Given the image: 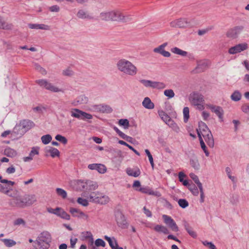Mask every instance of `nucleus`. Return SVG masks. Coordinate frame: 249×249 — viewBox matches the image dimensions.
<instances>
[{"label": "nucleus", "instance_id": "nucleus-1", "mask_svg": "<svg viewBox=\"0 0 249 249\" xmlns=\"http://www.w3.org/2000/svg\"><path fill=\"white\" fill-rule=\"evenodd\" d=\"M99 18L104 21L128 22L132 19L130 15H124L119 10L106 11L100 14Z\"/></svg>", "mask_w": 249, "mask_h": 249}, {"label": "nucleus", "instance_id": "nucleus-2", "mask_svg": "<svg viewBox=\"0 0 249 249\" xmlns=\"http://www.w3.org/2000/svg\"><path fill=\"white\" fill-rule=\"evenodd\" d=\"M9 200V204L12 207L24 208L33 204L36 201L34 195L25 194L21 196L18 195Z\"/></svg>", "mask_w": 249, "mask_h": 249}, {"label": "nucleus", "instance_id": "nucleus-3", "mask_svg": "<svg viewBox=\"0 0 249 249\" xmlns=\"http://www.w3.org/2000/svg\"><path fill=\"white\" fill-rule=\"evenodd\" d=\"M116 67L118 71L123 73L131 76L136 75L138 71L136 66L125 59H121L118 61Z\"/></svg>", "mask_w": 249, "mask_h": 249}, {"label": "nucleus", "instance_id": "nucleus-4", "mask_svg": "<svg viewBox=\"0 0 249 249\" xmlns=\"http://www.w3.org/2000/svg\"><path fill=\"white\" fill-rule=\"evenodd\" d=\"M98 187L97 182L91 180H79V191H82V196L88 198L90 192Z\"/></svg>", "mask_w": 249, "mask_h": 249}, {"label": "nucleus", "instance_id": "nucleus-5", "mask_svg": "<svg viewBox=\"0 0 249 249\" xmlns=\"http://www.w3.org/2000/svg\"><path fill=\"white\" fill-rule=\"evenodd\" d=\"M189 100L191 104L196 107V109L199 110H203L204 109V97L198 92H193L190 94Z\"/></svg>", "mask_w": 249, "mask_h": 249}, {"label": "nucleus", "instance_id": "nucleus-6", "mask_svg": "<svg viewBox=\"0 0 249 249\" xmlns=\"http://www.w3.org/2000/svg\"><path fill=\"white\" fill-rule=\"evenodd\" d=\"M88 198L90 202L101 205L107 204L110 200L107 196L98 191L91 193Z\"/></svg>", "mask_w": 249, "mask_h": 249}, {"label": "nucleus", "instance_id": "nucleus-7", "mask_svg": "<svg viewBox=\"0 0 249 249\" xmlns=\"http://www.w3.org/2000/svg\"><path fill=\"white\" fill-rule=\"evenodd\" d=\"M51 242V235L48 232L44 231L41 233L37 237L35 243L37 245L39 249H47L50 246Z\"/></svg>", "mask_w": 249, "mask_h": 249}, {"label": "nucleus", "instance_id": "nucleus-8", "mask_svg": "<svg viewBox=\"0 0 249 249\" xmlns=\"http://www.w3.org/2000/svg\"><path fill=\"white\" fill-rule=\"evenodd\" d=\"M139 81L146 88H151L157 89H162L166 87V85L162 82L145 79H141Z\"/></svg>", "mask_w": 249, "mask_h": 249}, {"label": "nucleus", "instance_id": "nucleus-9", "mask_svg": "<svg viewBox=\"0 0 249 249\" xmlns=\"http://www.w3.org/2000/svg\"><path fill=\"white\" fill-rule=\"evenodd\" d=\"M36 83L41 88H44L47 90L52 92H58L62 91V90L57 87L53 86L52 83L49 82L45 79H39L36 81Z\"/></svg>", "mask_w": 249, "mask_h": 249}, {"label": "nucleus", "instance_id": "nucleus-10", "mask_svg": "<svg viewBox=\"0 0 249 249\" xmlns=\"http://www.w3.org/2000/svg\"><path fill=\"white\" fill-rule=\"evenodd\" d=\"M197 135L199 138V136L202 138L203 137L205 142L210 147H213L214 140L212 133L209 128L204 131H199V132L197 133Z\"/></svg>", "mask_w": 249, "mask_h": 249}, {"label": "nucleus", "instance_id": "nucleus-11", "mask_svg": "<svg viewBox=\"0 0 249 249\" xmlns=\"http://www.w3.org/2000/svg\"><path fill=\"white\" fill-rule=\"evenodd\" d=\"M190 177L194 180V181L196 184L199 191H200V202L201 203H203L204 202L205 199V195L203 188V186L202 183L200 182L198 177L195 175L194 173H191L189 175Z\"/></svg>", "mask_w": 249, "mask_h": 249}, {"label": "nucleus", "instance_id": "nucleus-12", "mask_svg": "<svg viewBox=\"0 0 249 249\" xmlns=\"http://www.w3.org/2000/svg\"><path fill=\"white\" fill-rule=\"evenodd\" d=\"M162 218L165 224L167 225L172 231L177 232L179 231L177 224L171 217L166 214H163L162 215Z\"/></svg>", "mask_w": 249, "mask_h": 249}, {"label": "nucleus", "instance_id": "nucleus-13", "mask_svg": "<svg viewBox=\"0 0 249 249\" xmlns=\"http://www.w3.org/2000/svg\"><path fill=\"white\" fill-rule=\"evenodd\" d=\"M116 221L118 226L123 229L128 227L127 223L124 215L121 212H117L115 214Z\"/></svg>", "mask_w": 249, "mask_h": 249}, {"label": "nucleus", "instance_id": "nucleus-14", "mask_svg": "<svg viewBox=\"0 0 249 249\" xmlns=\"http://www.w3.org/2000/svg\"><path fill=\"white\" fill-rule=\"evenodd\" d=\"M170 26L174 28H185L191 25L190 22L186 18H179L175 20L170 23Z\"/></svg>", "mask_w": 249, "mask_h": 249}, {"label": "nucleus", "instance_id": "nucleus-15", "mask_svg": "<svg viewBox=\"0 0 249 249\" xmlns=\"http://www.w3.org/2000/svg\"><path fill=\"white\" fill-rule=\"evenodd\" d=\"M248 48V45L246 43L238 44L230 48L229 50V53L231 54H234L240 53L247 50Z\"/></svg>", "mask_w": 249, "mask_h": 249}, {"label": "nucleus", "instance_id": "nucleus-16", "mask_svg": "<svg viewBox=\"0 0 249 249\" xmlns=\"http://www.w3.org/2000/svg\"><path fill=\"white\" fill-rule=\"evenodd\" d=\"M167 42H165L158 47L153 49V52L155 53H159L165 57H169L171 53L164 50V48L167 46Z\"/></svg>", "mask_w": 249, "mask_h": 249}, {"label": "nucleus", "instance_id": "nucleus-17", "mask_svg": "<svg viewBox=\"0 0 249 249\" xmlns=\"http://www.w3.org/2000/svg\"><path fill=\"white\" fill-rule=\"evenodd\" d=\"M244 27L242 26H235L228 31L227 36L231 38H235L242 31Z\"/></svg>", "mask_w": 249, "mask_h": 249}, {"label": "nucleus", "instance_id": "nucleus-18", "mask_svg": "<svg viewBox=\"0 0 249 249\" xmlns=\"http://www.w3.org/2000/svg\"><path fill=\"white\" fill-rule=\"evenodd\" d=\"M207 106L208 108L210 109L212 112L215 113L218 118L222 121L224 111L221 107L211 104L207 105Z\"/></svg>", "mask_w": 249, "mask_h": 249}, {"label": "nucleus", "instance_id": "nucleus-19", "mask_svg": "<svg viewBox=\"0 0 249 249\" xmlns=\"http://www.w3.org/2000/svg\"><path fill=\"white\" fill-rule=\"evenodd\" d=\"M126 173L128 176L134 178L138 177L141 174L140 169L138 167L134 168L128 167L126 169Z\"/></svg>", "mask_w": 249, "mask_h": 249}, {"label": "nucleus", "instance_id": "nucleus-20", "mask_svg": "<svg viewBox=\"0 0 249 249\" xmlns=\"http://www.w3.org/2000/svg\"><path fill=\"white\" fill-rule=\"evenodd\" d=\"M39 154V148L38 147H33L29 153V155L23 158L24 162H28L32 160L35 155Z\"/></svg>", "mask_w": 249, "mask_h": 249}, {"label": "nucleus", "instance_id": "nucleus-21", "mask_svg": "<svg viewBox=\"0 0 249 249\" xmlns=\"http://www.w3.org/2000/svg\"><path fill=\"white\" fill-rule=\"evenodd\" d=\"M34 123L32 121L28 120H23L20 123V126L25 131L30 129L32 127H34Z\"/></svg>", "mask_w": 249, "mask_h": 249}, {"label": "nucleus", "instance_id": "nucleus-22", "mask_svg": "<svg viewBox=\"0 0 249 249\" xmlns=\"http://www.w3.org/2000/svg\"><path fill=\"white\" fill-rule=\"evenodd\" d=\"M28 26L31 29H41L47 31L50 30V26L44 24L29 23Z\"/></svg>", "mask_w": 249, "mask_h": 249}, {"label": "nucleus", "instance_id": "nucleus-23", "mask_svg": "<svg viewBox=\"0 0 249 249\" xmlns=\"http://www.w3.org/2000/svg\"><path fill=\"white\" fill-rule=\"evenodd\" d=\"M13 28L12 23L6 22L4 18L0 16V29L6 30H11Z\"/></svg>", "mask_w": 249, "mask_h": 249}, {"label": "nucleus", "instance_id": "nucleus-24", "mask_svg": "<svg viewBox=\"0 0 249 249\" xmlns=\"http://www.w3.org/2000/svg\"><path fill=\"white\" fill-rule=\"evenodd\" d=\"M45 151L46 153H49L52 158L58 157L60 155L59 150L51 146L46 147Z\"/></svg>", "mask_w": 249, "mask_h": 249}, {"label": "nucleus", "instance_id": "nucleus-25", "mask_svg": "<svg viewBox=\"0 0 249 249\" xmlns=\"http://www.w3.org/2000/svg\"><path fill=\"white\" fill-rule=\"evenodd\" d=\"M190 164L195 170H198L200 165L197 158L196 156L192 157L190 160Z\"/></svg>", "mask_w": 249, "mask_h": 249}, {"label": "nucleus", "instance_id": "nucleus-26", "mask_svg": "<svg viewBox=\"0 0 249 249\" xmlns=\"http://www.w3.org/2000/svg\"><path fill=\"white\" fill-rule=\"evenodd\" d=\"M142 106L147 109H152L154 108V104L149 97L144 98L142 102Z\"/></svg>", "mask_w": 249, "mask_h": 249}, {"label": "nucleus", "instance_id": "nucleus-27", "mask_svg": "<svg viewBox=\"0 0 249 249\" xmlns=\"http://www.w3.org/2000/svg\"><path fill=\"white\" fill-rule=\"evenodd\" d=\"M207 67L206 63L204 61L199 62L196 68L193 71L195 73H199L203 71Z\"/></svg>", "mask_w": 249, "mask_h": 249}, {"label": "nucleus", "instance_id": "nucleus-28", "mask_svg": "<svg viewBox=\"0 0 249 249\" xmlns=\"http://www.w3.org/2000/svg\"><path fill=\"white\" fill-rule=\"evenodd\" d=\"M80 239L83 241L89 239L92 242L93 241V235L91 232L89 231L82 232L80 234Z\"/></svg>", "mask_w": 249, "mask_h": 249}, {"label": "nucleus", "instance_id": "nucleus-29", "mask_svg": "<svg viewBox=\"0 0 249 249\" xmlns=\"http://www.w3.org/2000/svg\"><path fill=\"white\" fill-rule=\"evenodd\" d=\"M92 115L79 109V119L88 121L92 119Z\"/></svg>", "mask_w": 249, "mask_h": 249}, {"label": "nucleus", "instance_id": "nucleus-30", "mask_svg": "<svg viewBox=\"0 0 249 249\" xmlns=\"http://www.w3.org/2000/svg\"><path fill=\"white\" fill-rule=\"evenodd\" d=\"M183 224L185 230L189 234V235H191L193 238H196L197 236L196 232L193 230L191 227L189 226V225L187 223V222L186 221H183Z\"/></svg>", "mask_w": 249, "mask_h": 249}, {"label": "nucleus", "instance_id": "nucleus-31", "mask_svg": "<svg viewBox=\"0 0 249 249\" xmlns=\"http://www.w3.org/2000/svg\"><path fill=\"white\" fill-rule=\"evenodd\" d=\"M105 239L108 242L112 249H115L117 248L118 243L116 239L114 237H110L105 235Z\"/></svg>", "mask_w": 249, "mask_h": 249}, {"label": "nucleus", "instance_id": "nucleus-32", "mask_svg": "<svg viewBox=\"0 0 249 249\" xmlns=\"http://www.w3.org/2000/svg\"><path fill=\"white\" fill-rule=\"evenodd\" d=\"M154 230L158 232L163 233L165 234L169 233V230L165 226L161 225H157L154 228Z\"/></svg>", "mask_w": 249, "mask_h": 249}, {"label": "nucleus", "instance_id": "nucleus-33", "mask_svg": "<svg viewBox=\"0 0 249 249\" xmlns=\"http://www.w3.org/2000/svg\"><path fill=\"white\" fill-rule=\"evenodd\" d=\"M171 51L173 53L178 54L182 56H186L188 54L187 52L182 50L176 47L171 48Z\"/></svg>", "mask_w": 249, "mask_h": 249}, {"label": "nucleus", "instance_id": "nucleus-34", "mask_svg": "<svg viewBox=\"0 0 249 249\" xmlns=\"http://www.w3.org/2000/svg\"><path fill=\"white\" fill-rule=\"evenodd\" d=\"M79 18L90 19L93 18L88 11L81 10L79 11Z\"/></svg>", "mask_w": 249, "mask_h": 249}, {"label": "nucleus", "instance_id": "nucleus-35", "mask_svg": "<svg viewBox=\"0 0 249 249\" xmlns=\"http://www.w3.org/2000/svg\"><path fill=\"white\" fill-rule=\"evenodd\" d=\"M187 187L194 196H197L198 195L199 191L198 188L194 184L189 183Z\"/></svg>", "mask_w": 249, "mask_h": 249}, {"label": "nucleus", "instance_id": "nucleus-36", "mask_svg": "<svg viewBox=\"0 0 249 249\" xmlns=\"http://www.w3.org/2000/svg\"><path fill=\"white\" fill-rule=\"evenodd\" d=\"M168 125L171 127L174 131H175L177 133H178L180 131L179 127L177 125V124H176L173 120H172L171 119L166 123Z\"/></svg>", "mask_w": 249, "mask_h": 249}, {"label": "nucleus", "instance_id": "nucleus-37", "mask_svg": "<svg viewBox=\"0 0 249 249\" xmlns=\"http://www.w3.org/2000/svg\"><path fill=\"white\" fill-rule=\"evenodd\" d=\"M100 112L110 113L112 111V108L108 105L104 104H99Z\"/></svg>", "mask_w": 249, "mask_h": 249}, {"label": "nucleus", "instance_id": "nucleus-38", "mask_svg": "<svg viewBox=\"0 0 249 249\" xmlns=\"http://www.w3.org/2000/svg\"><path fill=\"white\" fill-rule=\"evenodd\" d=\"M158 114L165 123H167L171 119V118L163 110H159Z\"/></svg>", "mask_w": 249, "mask_h": 249}, {"label": "nucleus", "instance_id": "nucleus-39", "mask_svg": "<svg viewBox=\"0 0 249 249\" xmlns=\"http://www.w3.org/2000/svg\"><path fill=\"white\" fill-rule=\"evenodd\" d=\"M79 220L81 222L88 223L89 221V215L87 213L79 211Z\"/></svg>", "mask_w": 249, "mask_h": 249}, {"label": "nucleus", "instance_id": "nucleus-40", "mask_svg": "<svg viewBox=\"0 0 249 249\" xmlns=\"http://www.w3.org/2000/svg\"><path fill=\"white\" fill-rule=\"evenodd\" d=\"M10 185H8L7 184L6 186H4L3 185H2L0 184V191L8 196H9L10 197H13V196L11 194H9V192L11 190H12L11 189H9L8 186Z\"/></svg>", "mask_w": 249, "mask_h": 249}, {"label": "nucleus", "instance_id": "nucleus-41", "mask_svg": "<svg viewBox=\"0 0 249 249\" xmlns=\"http://www.w3.org/2000/svg\"><path fill=\"white\" fill-rule=\"evenodd\" d=\"M95 170H97L100 174H104L107 172V168L103 164L97 163Z\"/></svg>", "mask_w": 249, "mask_h": 249}, {"label": "nucleus", "instance_id": "nucleus-42", "mask_svg": "<svg viewBox=\"0 0 249 249\" xmlns=\"http://www.w3.org/2000/svg\"><path fill=\"white\" fill-rule=\"evenodd\" d=\"M4 153L7 156L10 157H14L17 154V152L15 150L10 148L5 149L4 150Z\"/></svg>", "mask_w": 249, "mask_h": 249}, {"label": "nucleus", "instance_id": "nucleus-43", "mask_svg": "<svg viewBox=\"0 0 249 249\" xmlns=\"http://www.w3.org/2000/svg\"><path fill=\"white\" fill-rule=\"evenodd\" d=\"M241 94L238 90H235L231 95V99L232 100L237 102L239 101L241 98Z\"/></svg>", "mask_w": 249, "mask_h": 249}, {"label": "nucleus", "instance_id": "nucleus-44", "mask_svg": "<svg viewBox=\"0 0 249 249\" xmlns=\"http://www.w3.org/2000/svg\"><path fill=\"white\" fill-rule=\"evenodd\" d=\"M56 193L57 195L61 197L63 199H65L67 196V193L64 189L57 188L56 189Z\"/></svg>", "mask_w": 249, "mask_h": 249}, {"label": "nucleus", "instance_id": "nucleus-45", "mask_svg": "<svg viewBox=\"0 0 249 249\" xmlns=\"http://www.w3.org/2000/svg\"><path fill=\"white\" fill-rule=\"evenodd\" d=\"M185 176L186 175L182 172H180L178 173V179L179 181L182 182L183 185L187 186L189 183L187 180L184 179Z\"/></svg>", "mask_w": 249, "mask_h": 249}, {"label": "nucleus", "instance_id": "nucleus-46", "mask_svg": "<svg viewBox=\"0 0 249 249\" xmlns=\"http://www.w3.org/2000/svg\"><path fill=\"white\" fill-rule=\"evenodd\" d=\"M1 241L4 243V245L7 247H11L16 244V242L10 239H2Z\"/></svg>", "mask_w": 249, "mask_h": 249}, {"label": "nucleus", "instance_id": "nucleus-47", "mask_svg": "<svg viewBox=\"0 0 249 249\" xmlns=\"http://www.w3.org/2000/svg\"><path fill=\"white\" fill-rule=\"evenodd\" d=\"M57 215L61 217V218L65 219H69L70 218V215L64 211L59 208V210L58 211Z\"/></svg>", "mask_w": 249, "mask_h": 249}, {"label": "nucleus", "instance_id": "nucleus-48", "mask_svg": "<svg viewBox=\"0 0 249 249\" xmlns=\"http://www.w3.org/2000/svg\"><path fill=\"white\" fill-rule=\"evenodd\" d=\"M52 139V136L49 134L43 135L41 138L42 142L44 144H48L51 142Z\"/></svg>", "mask_w": 249, "mask_h": 249}, {"label": "nucleus", "instance_id": "nucleus-49", "mask_svg": "<svg viewBox=\"0 0 249 249\" xmlns=\"http://www.w3.org/2000/svg\"><path fill=\"white\" fill-rule=\"evenodd\" d=\"M89 102V98L84 94L79 96V104H85Z\"/></svg>", "mask_w": 249, "mask_h": 249}, {"label": "nucleus", "instance_id": "nucleus-50", "mask_svg": "<svg viewBox=\"0 0 249 249\" xmlns=\"http://www.w3.org/2000/svg\"><path fill=\"white\" fill-rule=\"evenodd\" d=\"M200 143L201 145V148L203 149V151L204 152L205 155L207 157H208L209 156V152L207 149L206 146L205 145V144L202 139V138L200 136H199V139Z\"/></svg>", "mask_w": 249, "mask_h": 249}, {"label": "nucleus", "instance_id": "nucleus-51", "mask_svg": "<svg viewBox=\"0 0 249 249\" xmlns=\"http://www.w3.org/2000/svg\"><path fill=\"white\" fill-rule=\"evenodd\" d=\"M118 124L120 125L123 126L124 128H125V129L128 128V127L129 126V121L126 119H121L119 120Z\"/></svg>", "mask_w": 249, "mask_h": 249}, {"label": "nucleus", "instance_id": "nucleus-52", "mask_svg": "<svg viewBox=\"0 0 249 249\" xmlns=\"http://www.w3.org/2000/svg\"><path fill=\"white\" fill-rule=\"evenodd\" d=\"M208 127L207 126V125H206V124L202 122V121H200L199 122V124H198V128L196 129V131H197V133L199 132V131H204V130H206L207 129H208Z\"/></svg>", "mask_w": 249, "mask_h": 249}, {"label": "nucleus", "instance_id": "nucleus-53", "mask_svg": "<svg viewBox=\"0 0 249 249\" xmlns=\"http://www.w3.org/2000/svg\"><path fill=\"white\" fill-rule=\"evenodd\" d=\"M164 95L169 98H172L175 96V93L173 89H165L164 91Z\"/></svg>", "mask_w": 249, "mask_h": 249}, {"label": "nucleus", "instance_id": "nucleus-54", "mask_svg": "<svg viewBox=\"0 0 249 249\" xmlns=\"http://www.w3.org/2000/svg\"><path fill=\"white\" fill-rule=\"evenodd\" d=\"M178 204L180 207L183 209L186 208L189 205L188 201L185 199H179L178 200Z\"/></svg>", "mask_w": 249, "mask_h": 249}, {"label": "nucleus", "instance_id": "nucleus-55", "mask_svg": "<svg viewBox=\"0 0 249 249\" xmlns=\"http://www.w3.org/2000/svg\"><path fill=\"white\" fill-rule=\"evenodd\" d=\"M14 225L15 226L22 225L25 226L26 225V222L23 219L21 218H18L14 221Z\"/></svg>", "mask_w": 249, "mask_h": 249}, {"label": "nucleus", "instance_id": "nucleus-56", "mask_svg": "<svg viewBox=\"0 0 249 249\" xmlns=\"http://www.w3.org/2000/svg\"><path fill=\"white\" fill-rule=\"evenodd\" d=\"M34 67L36 71H39L42 74L45 75L47 73L46 70L41 67L38 64L35 63Z\"/></svg>", "mask_w": 249, "mask_h": 249}, {"label": "nucleus", "instance_id": "nucleus-57", "mask_svg": "<svg viewBox=\"0 0 249 249\" xmlns=\"http://www.w3.org/2000/svg\"><path fill=\"white\" fill-rule=\"evenodd\" d=\"M55 138L57 141L62 142L64 144H66L68 142L67 139L65 137L59 134L57 135Z\"/></svg>", "mask_w": 249, "mask_h": 249}, {"label": "nucleus", "instance_id": "nucleus-58", "mask_svg": "<svg viewBox=\"0 0 249 249\" xmlns=\"http://www.w3.org/2000/svg\"><path fill=\"white\" fill-rule=\"evenodd\" d=\"M89 199L87 197L82 198L79 197V204L83 206H87L89 205Z\"/></svg>", "mask_w": 249, "mask_h": 249}, {"label": "nucleus", "instance_id": "nucleus-59", "mask_svg": "<svg viewBox=\"0 0 249 249\" xmlns=\"http://www.w3.org/2000/svg\"><path fill=\"white\" fill-rule=\"evenodd\" d=\"M184 115V121L186 122L189 117V109L188 107H185L183 110Z\"/></svg>", "mask_w": 249, "mask_h": 249}, {"label": "nucleus", "instance_id": "nucleus-60", "mask_svg": "<svg viewBox=\"0 0 249 249\" xmlns=\"http://www.w3.org/2000/svg\"><path fill=\"white\" fill-rule=\"evenodd\" d=\"M88 110L92 112H100L99 104L91 105L88 109Z\"/></svg>", "mask_w": 249, "mask_h": 249}, {"label": "nucleus", "instance_id": "nucleus-61", "mask_svg": "<svg viewBox=\"0 0 249 249\" xmlns=\"http://www.w3.org/2000/svg\"><path fill=\"white\" fill-rule=\"evenodd\" d=\"M95 245L96 247L101 246L105 247L106 246V243L103 239L98 238L95 240Z\"/></svg>", "mask_w": 249, "mask_h": 249}, {"label": "nucleus", "instance_id": "nucleus-62", "mask_svg": "<svg viewBox=\"0 0 249 249\" xmlns=\"http://www.w3.org/2000/svg\"><path fill=\"white\" fill-rule=\"evenodd\" d=\"M202 243L205 246H208L210 249H216L215 245L211 242L204 241Z\"/></svg>", "mask_w": 249, "mask_h": 249}, {"label": "nucleus", "instance_id": "nucleus-63", "mask_svg": "<svg viewBox=\"0 0 249 249\" xmlns=\"http://www.w3.org/2000/svg\"><path fill=\"white\" fill-rule=\"evenodd\" d=\"M1 176H0V181L2 183L7 184L8 185H11L12 186L15 184V182L8 180L5 179H1Z\"/></svg>", "mask_w": 249, "mask_h": 249}, {"label": "nucleus", "instance_id": "nucleus-64", "mask_svg": "<svg viewBox=\"0 0 249 249\" xmlns=\"http://www.w3.org/2000/svg\"><path fill=\"white\" fill-rule=\"evenodd\" d=\"M49 9L52 12H58L60 10V8L58 5H54L49 7Z\"/></svg>", "mask_w": 249, "mask_h": 249}]
</instances>
